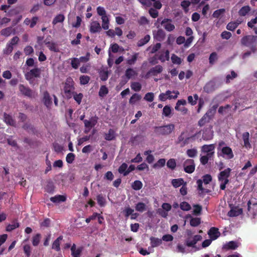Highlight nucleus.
<instances>
[{"label": "nucleus", "instance_id": "f257e3e1", "mask_svg": "<svg viewBox=\"0 0 257 257\" xmlns=\"http://www.w3.org/2000/svg\"><path fill=\"white\" fill-rule=\"evenodd\" d=\"M241 43L243 45L249 47L252 53L256 51L257 36H245L241 39Z\"/></svg>", "mask_w": 257, "mask_h": 257}, {"label": "nucleus", "instance_id": "f03ea898", "mask_svg": "<svg viewBox=\"0 0 257 257\" xmlns=\"http://www.w3.org/2000/svg\"><path fill=\"white\" fill-rule=\"evenodd\" d=\"M231 169L228 168L224 170L221 171L218 176V179L221 182L220 184V188L222 190H225L226 188V185L228 183V178L230 176Z\"/></svg>", "mask_w": 257, "mask_h": 257}, {"label": "nucleus", "instance_id": "7ed1b4c3", "mask_svg": "<svg viewBox=\"0 0 257 257\" xmlns=\"http://www.w3.org/2000/svg\"><path fill=\"white\" fill-rule=\"evenodd\" d=\"M174 128V124L170 123L163 126H155L154 132L157 135L167 136L170 135Z\"/></svg>", "mask_w": 257, "mask_h": 257}, {"label": "nucleus", "instance_id": "20e7f679", "mask_svg": "<svg viewBox=\"0 0 257 257\" xmlns=\"http://www.w3.org/2000/svg\"><path fill=\"white\" fill-rule=\"evenodd\" d=\"M188 237L185 239V245L188 247H196V244L198 241L202 239V236L200 235H195L193 237L191 236V232L190 231L187 233Z\"/></svg>", "mask_w": 257, "mask_h": 257}, {"label": "nucleus", "instance_id": "39448f33", "mask_svg": "<svg viewBox=\"0 0 257 257\" xmlns=\"http://www.w3.org/2000/svg\"><path fill=\"white\" fill-rule=\"evenodd\" d=\"M19 89L23 95L29 98H34L37 95L30 88L22 84L19 85Z\"/></svg>", "mask_w": 257, "mask_h": 257}, {"label": "nucleus", "instance_id": "423d86ee", "mask_svg": "<svg viewBox=\"0 0 257 257\" xmlns=\"http://www.w3.org/2000/svg\"><path fill=\"white\" fill-rule=\"evenodd\" d=\"M184 170L186 173H192L195 168V165L193 159H187L183 163Z\"/></svg>", "mask_w": 257, "mask_h": 257}, {"label": "nucleus", "instance_id": "0eeeda50", "mask_svg": "<svg viewBox=\"0 0 257 257\" xmlns=\"http://www.w3.org/2000/svg\"><path fill=\"white\" fill-rule=\"evenodd\" d=\"M173 93H175V95H172V92L170 90L166 91L165 93H161L159 96V99L161 101H165L168 99H171L177 98L178 95L179 94V92L173 91Z\"/></svg>", "mask_w": 257, "mask_h": 257}, {"label": "nucleus", "instance_id": "6e6552de", "mask_svg": "<svg viewBox=\"0 0 257 257\" xmlns=\"http://www.w3.org/2000/svg\"><path fill=\"white\" fill-rule=\"evenodd\" d=\"M163 70V68L161 65H158L151 68L146 73L145 75L146 78H148L151 76H156L158 74L161 73Z\"/></svg>", "mask_w": 257, "mask_h": 257}, {"label": "nucleus", "instance_id": "1a4fd4ad", "mask_svg": "<svg viewBox=\"0 0 257 257\" xmlns=\"http://www.w3.org/2000/svg\"><path fill=\"white\" fill-rule=\"evenodd\" d=\"M41 70L38 68H35L30 70L25 74V76L26 80L30 81L34 77L38 78L40 77Z\"/></svg>", "mask_w": 257, "mask_h": 257}, {"label": "nucleus", "instance_id": "9d476101", "mask_svg": "<svg viewBox=\"0 0 257 257\" xmlns=\"http://www.w3.org/2000/svg\"><path fill=\"white\" fill-rule=\"evenodd\" d=\"M73 81L72 78H67L64 87V93L68 96L71 95V91L74 89Z\"/></svg>", "mask_w": 257, "mask_h": 257}, {"label": "nucleus", "instance_id": "9b49d317", "mask_svg": "<svg viewBox=\"0 0 257 257\" xmlns=\"http://www.w3.org/2000/svg\"><path fill=\"white\" fill-rule=\"evenodd\" d=\"M211 111H207L206 113L199 120L198 124L200 126L204 125L206 123H208L212 118Z\"/></svg>", "mask_w": 257, "mask_h": 257}, {"label": "nucleus", "instance_id": "f8f14e48", "mask_svg": "<svg viewBox=\"0 0 257 257\" xmlns=\"http://www.w3.org/2000/svg\"><path fill=\"white\" fill-rule=\"evenodd\" d=\"M98 117L96 115L92 116L89 120L85 119L83 120L84 126L86 128H91L94 127L97 123Z\"/></svg>", "mask_w": 257, "mask_h": 257}, {"label": "nucleus", "instance_id": "ddd939ff", "mask_svg": "<svg viewBox=\"0 0 257 257\" xmlns=\"http://www.w3.org/2000/svg\"><path fill=\"white\" fill-rule=\"evenodd\" d=\"M171 19L165 18L161 22V24L163 26L166 31L171 32L175 28L174 25L171 23Z\"/></svg>", "mask_w": 257, "mask_h": 257}, {"label": "nucleus", "instance_id": "4468645a", "mask_svg": "<svg viewBox=\"0 0 257 257\" xmlns=\"http://www.w3.org/2000/svg\"><path fill=\"white\" fill-rule=\"evenodd\" d=\"M43 102L47 108L50 109L51 108L52 104V98L47 91L44 92Z\"/></svg>", "mask_w": 257, "mask_h": 257}, {"label": "nucleus", "instance_id": "2eb2a0df", "mask_svg": "<svg viewBox=\"0 0 257 257\" xmlns=\"http://www.w3.org/2000/svg\"><path fill=\"white\" fill-rule=\"evenodd\" d=\"M213 138V131L212 130V126L209 128H206L203 130L202 139L205 141L212 139Z\"/></svg>", "mask_w": 257, "mask_h": 257}, {"label": "nucleus", "instance_id": "dca6fc26", "mask_svg": "<svg viewBox=\"0 0 257 257\" xmlns=\"http://www.w3.org/2000/svg\"><path fill=\"white\" fill-rule=\"evenodd\" d=\"M215 146L214 144L204 145L201 147V152L203 153L209 154L212 153V157L214 154V149Z\"/></svg>", "mask_w": 257, "mask_h": 257}, {"label": "nucleus", "instance_id": "f3484780", "mask_svg": "<svg viewBox=\"0 0 257 257\" xmlns=\"http://www.w3.org/2000/svg\"><path fill=\"white\" fill-rule=\"evenodd\" d=\"M208 234L213 240L216 239L220 235V233L217 228L212 227L208 231Z\"/></svg>", "mask_w": 257, "mask_h": 257}, {"label": "nucleus", "instance_id": "a211bd4d", "mask_svg": "<svg viewBox=\"0 0 257 257\" xmlns=\"http://www.w3.org/2000/svg\"><path fill=\"white\" fill-rule=\"evenodd\" d=\"M158 57V59L160 60L162 62H164L166 61H168L170 59L169 51L166 50L165 52L161 51L156 54Z\"/></svg>", "mask_w": 257, "mask_h": 257}, {"label": "nucleus", "instance_id": "6ab92c4d", "mask_svg": "<svg viewBox=\"0 0 257 257\" xmlns=\"http://www.w3.org/2000/svg\"><path fill=\"white\" fill-rule=\"evenodd\" d=\"M16 34V30L12 27H9L3 29L1 31V35L6 37H8L12 34L15 35Z\"/></svg>", "mask_w": 257, "mask_h": 257}, {"label": "nucleus", "instance_id": "aec40b11", "mask_svg": "<svg viewBox=\"0 0 257 257\" xmlns=\"http://www.w3.org/2000/svg\"><path fill=\"white\" fill-rule=\"evenodd\" d=\"M244 143V147L247 149L251 148V145L249 142V133L247 132L243 133L242 135Z\"/></svg>", "mask_w": 257, "mask_h": 257}, {"label": "nucleus", "instance_id": "412c9836", "mask_svg": "<svg viewBox=\"0 0 257 257\" xmlns=\"http://www.w3.org/2000/svg\"><path fill=\"white\" fill-rule=\"evenodd\" d=\"M221 152L223 155H226L228 159H232L234 157L232 150L229 147H223L221 149Z\"/></svg>", "mask_w": 257, "mask_h": 257}, {"label": "nucleus", "instance_id": "4be33fe9", "mask_svg": "<svg viewBox=\"0 0 257 257\" xmlns=\"http://www.w3.org/2000/svg\"><path fill=\"white\" fill-rule=\"evenodd\" d=\"M71 255L73 257H80L82 251V247L76 248V245L73 244L71 247Z\"/></svg>", "mask_w": 257, "mask_h": 257}, {"label": "nucleus", "instance_id": "5701e85b", "mask_svg": "<svg viewBox=\"0 0 257 257\" xmlns=\"http://www.w3.org/2000/svg\"><path fill=\"white\" fill-rule=\"evenodd\" d=\"M186 182H185L184 179L182 178L178 179H173L171 181V184L172 186L176 188L181 186H183V184H185Z\"/></svg>", "mask_w": 257, "mask_h": 257}, {"label": "nucleus", "instance_id": "b1692460", "mask_svg": "<svg viewBox=\"0 0 257 257\" xmlns=\"http://www.w3.org/2000/svg\"><path fill=\"white\" fill-rule=\"evenodd\" d=\"M4 120L8 125L11 126H15V120L13 118L12 116L7 113H4Z\"/></svg>", "mask_w": 257, "mask_h": 257}, {"label": "nucleus", "instance_id": "393cba45", "mask_svg": "<svg viewBox=\"0 0 257 257\" xmlns=\"http://www.w3.org/2000/svg\"><path fill=\"white\" fill-rule=\"evenodd\" d=\"M100 30L101 27L98 22L96 21H94L91 23L90 31L91 33H95L99 32Z\"/></svg>", "mask_w": 257, "mask_h": 257}, {"label": "nucleus", "instance_id": "a878e982", "mask_svg": "<svg viewBox=\"0 0 257 257\" xmlns=\"http://www.w3.org/2000/svg\"><path fill=\"white\" fill-rule=\"evenodd\" d=\"M50 200L53 203H59L61 202H65L66 200L65 196L61 195H57L54 197L50 198Z\"/></svg>", "mask_w": 257, "mask_h": 257}, {"label": "nucleus", "instance_id": "bb28decb", "mask_svg": "<svg viewBox=\"0 0 257 257\" xmlns=\"http://www.w3.org/2000/svg\"><path fill=\"white\" fill-rule=\"evenodd\" d=\"M20 226L19 223L18 222L17 219L14 220L11 224H9L6 227L7 231H12L15 229L18 228Z\"/></svg>", "mask_w": 257, "mask_h": 257}, {"label": "nucleus", "instance_id": "cd10ccee", "mask_svg": "<svg viewBox=\"0 0 257 257\" xmlns=\"http://www.w3.org/2000/svg\"><path fill=\"white\" fill-rule=\"evenodd\" d=\"M62 239L63 236L60 235L56 240H55L52 243V249H55L57 251H59L60 250V241H61Z\"/></svg>", "mask_w": 257, "mask_h": 257}, {"label": "nucleus", "instance_id": "c85d7f7f", "mask_svg": "<svg viewBox=\"0 0 257 257\" xmlns=\"http://www.w3.org/2000/svg\"><path fill=\"white\" fill-rule=\"evenodd\" d=\"M150 240L151 241V245L152 247H157L162 243L161 239L153 236H151L150 238Z\"/></svg>", "mask_w": 257, "mask_h": 257}, {"label": "nucleus", "instance_id": "c756f323", "mask_svg": "<svg viewBox=\"0 0 257 257\" xmlns=\"http://www.w3.org/2000/svg\"><path fill=\"white\" fill-rule=\"evenodd\" d=\"M187 217H190V224L191 226L196 227L198 226L201 223V219L200 218L192 217L191 215H188Z\"/></svg>", "mask_w": 257, "mask_h": 257}, {"label": "nucleus", "instance_id": "7c9ffc66", "mask_svg": "<svg viewBox=\"0 0 257 257\" xmlns=\"http://www.w3.org/2000/svg\"><path fill=\"white\" fill-rule=\"evenodd\" d=\"M45 44L50 51L54 52H58L59 51V49L56 43L54 42H47L45 43Z\"/></svg>", "mask_w": 257, "mask_h": 257}, {"label": "nucleus", "instance_id": "2f4dec72", "mask_svg": "<svg viewBox=\"0 0 257 257\" xmlns=\"http://www.w3.org/2000/svg\"><path fill=\"white\" fill-rule=\"evenodd\" d=\"M105 139L107 141H112L115 139V132L113 129L110 128L107 133L105 135Z\"/></svg>", "mask_w": 257, "mask_h": 257}, {"label": "nucleus", "instance_id": "473e14b6", "mask_svg": "<svg viewBox=\"0 0 257 257\" xmlns=\"http://www.w3.org/2000/svg\"><path fill=\"white\" fill-rule=\"evenodd\" d=\"M150 36L149 35H146L144 38L140 39L137 43L138 47H142L146 44L150 40Z\"/></svg>", "mask_w": 257, "mask_h": 257}, {"label": "nucleus", "instance_id": "72a5a7b5", "mask_svg": "<svg viewBox=\"0 0 257 257\" xmlns=\"http://www.w3.org/2000/svg\"><path fill=\"white\" fill-rule=\"evenodd\" d=\"M155 37L158 41H161L165 38V33L163 30L159 29L157 31Z\"/></svg>", "mask_w": 257, "mask_h": 257}, {"label": "nucleus", "instance_id": "f704fd0d", "mask_svg": "<svg viewBox=\"0 0 257 257\" xmlns=\"http://www.w3.org/2000/svg\"><path fill=\"white\" fill-rule=\"evenodd\" d=\"M250 11V8L249 6L242 7L238 11V14L240 16H245Z\"/></svg>", "mask_w": 257, "mask_h": 257}, {"label": "nucleus", "instance_id": "c9c22d12", "mask_svg": "<svg viewBox=\"0 0 257 257\" xmlns=\"http://www.w3.org/2000/svg\"><path fill=\"white\" fill-rule=\"evenodd\" d=\"M65 20V17L63 14L57 15L53 20L52 24L55 25L58 23H62Z\"/></svg>", "mask_w": 257, "mask_h": 257}, {"label": "nucleus", "instance_id": "e433bc0d", "mask_svg": "<svg viewBox=\"0 0 257 257\" xmlns=\"http://www.w3.org/2000/svg\"><path fill=\"white\" fill-rule=\"evenodd\" d=\"M142 98L141 95L138 93H134L130 98L129 103L130 104H135L137 101H139Z\"/></svg>", "mask_w": 257, "mask_h": 257}, {"label": "nucleus", "instance_id": "4c0bfd02", "mask_svg": "<svg viewBox=\"0 0 257 257\" xmlns=\"http://www.w3.org/2000/svg\"><path fill=\"white\" fill-rule=\"evenodd\" d=\"M212 157V153L206 154V155L201 156L200 159L201 163L205 165L208 162V160Z\"/></svg>", "mask_w": 257, "mask_h": 257}, {"label": "nucleus", "instance_id": "58836bf2", "mask_svg": "<svg viewBox=\"0 0 257 257\" xmlns=\"http://www.w3.org/2000/svg\"><path fill=\"white\" fill-rule=\"evenodd\" d=\"M132 188L135 190H139L143 187V183L141 181L136 180L132 184Z\"/></svg>", "mask_w": 257, "mask_h": 257}, {"label": "nucleus", "instance_id": "ea45409f", "mask_svg": "<svg viewBox=\"0 0 257 257\" xmlns=\"http://www.w3.org/2000/svg\"><path fill=\"white\" fill-rule=\"evenodd\" d=\"M23 128L28 132L34 133L35 131V127L30 122H25L22 126Z\"/></svg>", "mask_w": 257, "mask_h": 257}, {"label": "nucleus", "instance_id": "a19ab883", "mask_svg": "<svg viewBox=\"0 0 257 257\" xmlns=\"http://www.w3.org/2000/svg\"><path fill=\"white\" fill-rule=\"evenodd\" d=\"M96 199L97 203L100 206L103 207L105 206L106 203L105 199L102 194H98L96 197Z\"/></svg>", "mask_w": 257, "mask_h": 257}, {"label": "nucleus", "instance_id": "79ce46f5", "mask_svg": "<svg viewBox=\"0 0 257 257\" xmlns=\"http://www.w3.org/2000/svg\"><path fill=\"white\" fill-rule=\"evenodd\" d=\"M237 243L234 241H230L225 245L224 247L227 249H235L237 247Z\"/></svg>", "mask_w": 257, "mask_h": 257}, {"label": "nucleus", "instance_id": "37998d69", "mask_svg": "<svg viewBox=\"0 0 257 257\" xmlns=\"http://www.w3.org/2000/svg\"><path fill=\"white\" fill-rule=\"evenodd\" d=\"M13 50L14 47L7 43L6 48L3 50V52L4 55H9L13 52Z\"/></svg>", "mask_w": 257, "mask_h": 257}, {"label": "nucleus", "instance_id": "c03bdc74", "mask_svg": "<svg viewBox=\"0 0 257 257\" xmlns=\"http://www.w3.org/2000/svg\"><path fill=\"white\" fill-rule=\"evenodd\" d=\"M131 87L135 91H139L141 90L142 85L138 82H134L131 83Z\"/></svg>", "mask_w": 257, "mask_h": 257}, {"label": "nucleus", "instance_id": "a18cd8bd", "mask_svg": "<svg viewBox=\"0 0 257 257\" xmlns=\"http://www.w3.org/2000/svg\"><path fill=\"white\" fill-rule=\"evenodd\" d=\"M138 53H136L135 54H134L131 58H128L126 60L127 64L130 65L134 64L138 59Z\"/></svg>", "mask_w": 257, "mask_h": 257}, {"label": "nucleus", "instance_id": "49530a36", "mask_svg": "<svg viewBox=\"0 0 257 257\" xmlns=\"http://www.w3.org/2000/svg\"><path fill=\"white\" fill-rule=\"evenodd\" d=\"M172 110L171 108L169 105H165L163 109V115L165 116L166 117H170V114H171Z\"/></svg>", "mask_w": 257, "mask_h": 257}, {"label": "nucleus", "instance_id": "de8ad7c7", "mask_svg": "<svg viewBox=\"0 0 257 257\" xmlns=\"http://www.w3.org/2000/svg\"><path fill=\"white\" fill-rule=\"evenodd\" d=\"M180 208L183 211H189L191 209V205L187 202L183 201L180 204Z\"/></svg>", "mask_w": 257, "mask_h": 257}, {"label": "nucleus", "instance_id": "09e8293b", "mask_svg": "<svg viewBox=\"0 0 257 257\" xmlns=\"http://www.w3.org/2000/svg\"><path fill=\"white\" fill-rule=\"evenodd\" d=\"M225 12L224 9H220L215 11L213 14L212 17L214 18H219L221 15L223 14Z\"/></svg>", "mask_w": 257, "mask_h": 257}, {"label": "nucleus", "instance_id": "8fccbe9b", "mask_svg": "<svg viewBox=\"0 0 257 257\" xmlns=\"http://www.w3.org/2000/svg\"><path fill=\"white\" fill-rule=\"evenodd\" d=\"M167 166L171 170H174L176 166V163L174 159H169L167 163Z\"/></svg>", "mask_w": 257, "mask_h": 257}, {"label": "nucleus", "instance_id": "3c124183", "mask_svg": "<svg viewBox=\"0 0 257 257\" xmlns=\"http://www.w3.org/2000/svg\"><path fill=\"white\" fill-rule=\"evenodd\" d=\"M41 239V234L40 233L36 234L35 236L33 237L32 238V244L34 246H37L40 241Z\"/></svg>", "mask_w": 257, "mask_h": 257}, {"label": "nucleus", "instance_id": "603ef678", "mask_svg": "<svg viewBox=\"0 0 257 257\" xmlns=\"http://www.w3.org/2000/svg\"><path fill=\"white\" fill-rule=\"evenodd\" d=\"M136 73L132 68H127L125 73V75L127 79H130L132 76L135 75Z\"/></svg>", "mask_w": 257, "mask_h": 257}, {"label": "nucleus", "instance_id": "864d4df0", "mask_svg": "<svg viewBox=\"0 0 257 257\" xmlns=\"http://www.w3.org/2000/svg\"><path fill=\"white\" fill-rule=\"evenodd\" d=\"M108 93V90L105 85H102L100 87L99 91V95L100 97H103Z\"/></svg>", "mask_w": 257, "mask_h": 257}, {"label": "nucleus", "instance_id": "5fc2aeb1", "mask_svg": "<svg viewBox=\"0 0 257 257\" xmlns=\"http://www.w3.org/2000/svg\"><path fill=\"white\" fill-rule=\"evenodd\" d=\"M146 204L143 202H139L136 204V210L139 212H143L146 210Z\"/></svg>", "mask_w": 257, "mask_h": 257}, {"label": "nucleus", "instance_id": "6e6d98bb", "mask_svg": "<svg viewBox=\"0 0 257 257\" xmlns=\"http://www.w3.org/2000/svg\"><path fill=\"white\" fill-rule=\"evenodd\" d=\"M217 54L216 52H212L210 54L209 58V63L211 65L214 64L215 62L217 60Z\"/></svg>", "mask_w": 257, "mask_h": 257}, {"label": "nucleus", "instance_id": "4d7b16f0", "mask_svg": "<svg viewBox=\"0 0 257 257\" xmlns=\"http://www.w3.org/2000/svg\"><path fill=\"white\" fill-rule=\"evenodd\" d=\"M102 24V27L104 30H107L109 28V20L108 17H103V18H101Z\"/></svg>", "mask_w": 257, "mask_h": 257}, {"label": "nucleus", "instance_id": "13d9d810", "mask_svg": "<svg viewBox=\"0 0 257 257\" xmlns=\"http://www.w3.org/2000/svg\"><path fill=\"white\" fill-rule=\"evenodd\" d=\"M193 207L194 208L193 211V214L195 215H199L202 210V206L199 204H195L193 205Z\"/></svg>", "mask_w": 257, "mask_h": 257}, {"label": "nucleus", "instance_id": "bf43d9fd", "mask_svg": "<svg viewBox=\"0 0 257 257\" xmlns=\"http://www.w3.org/2000/svg\"><path fill=\"white\" fill-rule=\"evenodd\" d=\"M71 65L72 68L74 69H77L79 66L80 62L78 58H73L71 59Z\"/></svg>", "mask_w": 257, "mask_h": 257}, {"label": "nucleus", "instance_id": "052dcab7", "mask_svg": "<svg viewBox=\"0 0 257 257\" xmlns=\"http://www.w3.org/2000/svg\"><path fill=\"white\" fill-rule=\"evenodd\" d=\"M90 80L89 76L87 75H82L80 77V84L82 85H85L87 84Z\"/></svg>", "mask_w": 257, "mask_h": 257}, {"label": "nucleus", "instance_id": "680f3d73", "mask_svg": "<svg viewBox=\"0 0 257 257\" xmlns=\"http://www.w3.org/2000/svg\"><path fill=\"white\" fill-rule=\"evenodd\" d=\"M237 77V74L234 71H231L230 74H228L226 76V83H228L230 82V80H232Z\"/></svg>", "mask_w": 257, "mask_h": 257}, {"label": "nucleus", "instance_id": "e2e57ef3", "mask_svg": "<svg viewBox=\"0 0 257 257\" xmlns=\"http://www.w3.org/2000/svg\"><path fill=\"white\" fill-rule=\"evenodd\" d=\"M75 155L72 153L68 154L66 157V161L68 164L73 163L75 159Z\"/></svg>", "mask_w": 257, "mask_h": 257}, {"label": "nucleus", "instance_id": "0e129e2a", "mask_svg": "<svg viewBox=\"0 0 257 257\" xmlns=\"http://www.w3.org/2000/svg\"><path fill=\"white\" fill-rule=\"evenodd\" d=\"M186 154L188 157L193 158L197 155V151L196 149H188L186 152Z\"/></svg>", "mask_w": 257, "mask_h": 257}, {"label": "nucleus", "instance_id": "69168bd1", "mask_svg": "<svg viewBox=\"0 0 257 257\" xmlns=\"http://www.w3.org/2000/svg\"><path fill=\"white\" fill-rule=\"evenodd\" d=\"M171 60L173 64H180L182 62L181 59L175 54H173L171 56Z\"/></svg>", "mask_w": 257, "mask_h": 257}, {"label": "nucleus", "instance_id": "338daca9", "mask_svg": "<svg viewBox=\"0 0 257 257\" xmlns=\"http://www.w3.org/2000/svg\"><path fill=\"white\" fill-rule=\"evenodd\" d=\"M127 165L123 163L118 168V171L120 174H122L124 176V174L127 171Z\"/></svg>", "mask_w": 257, "mask_h": 257}, {"label": "nucleus", "instance_id": "774afa93", "mask_svg": "<svg viewBox=\"0 0 257 257\" xmlns=\"http://www.w3.org/2000/svg\"><path fill=\"white\" fill-rule=\"evenodd\" d=\"M83 96V94L81 93H80L79 94L75 93L73 95V98L74 100L78 104H80L81 103Z\"/></svg>", "mask_w": 257, "mask_h": 257}]
</instances>
